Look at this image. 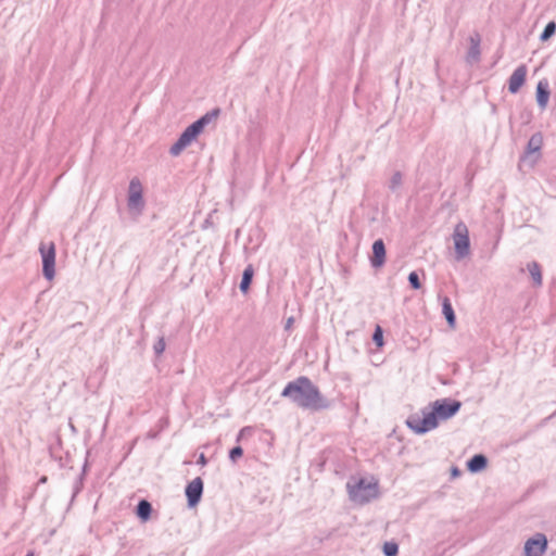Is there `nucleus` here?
Here are the masks:
<instances>
[{
  "instance_id": "obj_1",
  "label": "nucleus",
  "mask_w": 556,
  "mask_h": 556,
  "mask_svg": "<svg viewBox=\"0 0 556 556\" xmlns=\"http://www.w3.org/2000/svg\"><path fill=\"white\" fill-rule=\"evenodd\" d=\"M281 396L289 399L303 409L320 410L329 407V402L323 396L319 389L305 376L287 383Z\"/></svg>"
},
{
  "instance_id": "obj_2",
  "label": "nucleus",
  "mask_w": 556,
  "mask_h": 556,
  "mask_svg": "<svg viewBox=\"0 0 556 556\" xmlns=\"http://www.w3.org/2000/svg\"><path fill=\"white\" fill-rule=\"evenodd\" d=\"M218 114V111L208 112L198 121L189 125L177 141L170 147L169 153L173 156H178L187 147H189L198 136L204 130L205 126L211 123Z\"/></svg>"
},
{
  "instance_id": "obj_3",
  "label": "nucleus",
  "mask_w": 556,
  "mask_h": 556,
  "mask_svg": "<svg viewBox=\"0 0 556 556\" xmlns=\"http://www.w3.org/2000/svg\"><path fill=\"white\" fill-rule=\"evenodd\" d=\"M351 501L357 504H365L378 496V484L359 479L354 484H346Z\"/></svg>"
},
{
  "instance_id": "obj_4",
  "label": "nucleus",
  "mask_w": 556,
  "mask_h": 556,
  "mask_svg": "<svg viewBox=\"0 0 556 556\" xmlns=\"http://www.w3.org/2000/svg\"><path fill=\"white\" fill-rule=\"evenodd\" d=\"M453 242L457 260H463L470 253L469 230L465 223L456 224L453 231Z\"/></svg>"
},
{
  "instance_id": "obj_5",
  "label": "nucleus",
  "mask_w": 556,
  "mask_h": 556,
  "mask_svg": "<svg viewBox=\"0 0 556 556\" xmlns=\"http://www.w3.org/2000/svg\"><path fill=\"white\" fill-rule=\"evenodd\" d=\"M406 425L418 434L426 433L438 427V421L433 414L422 410V416L412 415L407 418Z\"/></svg>"
},
{
  "instance_id": "obj_6",
  "label": "nucleus",
  "mask_w": 556,
  "mask_h": 556,
  "mask_svg": "<svg viewBox=\"0 0 556 556\" xmlns=\"http://www.w3.org/2000/svg\"><path fill=\"white\" fill-rule=\"evenodd\" d=\"M39 252L42 258V274L46 279L52 280L55 276V245L52 241L41 242Z\"/></svg>"
},
{
  "instance_id": "obj_7",
  "label": "nucleus",
  "mask_w": 556,
  "mask_h": 556,
  "mask_svg": "<svg viewBox=\"0 0 556 556\" xmlns=\"http://www.w3.org/2000/svg\"><path fill=\"white\" fill-rule=\"evenodd\" d=\"M462 403L455 400H437L432 404V409L429 410L435 417L437 421L439 419L446 420L453 417L459 409Z\"/></svg>"
},
{
  "instance_id": "obj_8",
  "label": "nucleus",
  "mask_w": 556,
  "mask_h": 556,
  "mask_svg": "<svg viewBox=\"0 0 556 556\" xmlns=\"http://www.w3.org/2000/svg\"><path fill=\"white\" fill-rule=\"evenodd\" d=\"M547 549V539L543 533H535L525 542L523 556H543Z\"/></svg>"
},
{
  "instance_id": "obj_9",
  "label": "nucleus",
  "mask_w": 556,
  "mask_h": 556,
  "mask_svg": "<svg viewBox=\"0 0 556 556\" xmlns=\"http://www.w3.org/2000/svg\"><path fill=\"white\" fill-rule=\"evenodd\" d=\"M144 202L142 198V186L138 178H132L129 182L128 188V207L129 210H136L140 213L143 208Z\"/></svg>"
},
{
  "instance_id": "obj_10",
  "label": "nucleus",
  "mask_w": 556,
  "mask_h": 556,
  "mask_svg": "<svg viewBox=\"0 0 556 556\" xmlns=\"http://www.w3.org/2000/svg\"><path fill=\"white\" fill-rule=\"evenodd\" d=\"M543 146V136L541 132L533 134L526 147L525 155L522 161H530V165H533L540 156V151Z\"/></svg>"
},
{
  "instance_id": "obj_11",
  "label": "nucleus",
  "mask_w": 556,
  "mask_h": 556,
  "mask_svg": "<svg viewBox=\"0 0 556 556\" xmlns=\"http://www.w3.org/2000/svg\"><path fill=\"white\" fill-rule=\"evenodd\" d=\"M202 493L203 481L200 477H197L186 486V496L188 500V505L190 507L195 506L200 502Z\"/></svg>"
},
{
  "instance_id": "obj_12",
  "label": "nucleus",
  "mask_w": 556,
  "mask_h": 556,
  "mask_svg": "<svg viewBox=\"0 0 556 556\" xmlns=\"http://www.w3.org/2000/svg\"><path fill=\"white\" fill-rule=\"evenodd\" d=\"M527 67L526 65L518 66L508 79V90L510 93H517L526 81Z\"/></svg>"
},
{
  "instance_id": "obj_13",
  "label": "nucleus",
  "mask_w": 556,
  "mask_h": 556,
  "mask_svg": "<svg viewBox=\"0 0 556 556\" xmlns=\"http://www.w3.org/2000/svg\"><path fill=\"white\" fill-rule=\"evenodd\" d=\"M386 262V245L382 239H378L372 244V255L370 257L371 266L381 267Z\"/></svg>"
},
{
  "instance_id": "obj_14",
  "label": "nucleus",
  "mask_w": 556,
  "mask_h": 556,
  "mask_svg": "<svg viewBox=\"0 0 556 556\" xmlns=\"http://www.w3.org/2000/svg\"><path fill=\"white\" fill-rule=\"evenodd\" d=\"M549 99L548 83L546 80H540L536 86V102L538 105L544 110Z\"/></svg>"
},
{
  "instance_id": "obj_15",
  "label": "nucleus",
  "mask_w": 556,
  "mask_h": 556,
  "mask_svg": "<svg viewBox=\"0 0 556 556\" xmlns=\"http://www.w3.org/2000/svg\"><path fill=\"white\" fill-rule=\"evenodd\" d=\"M480 59V37L479 35L470 37V48L467 53V61L470 63L478 62Z\"/></svg>"
},
{
  "instance_id": "obj_16",
  "label": "nucleus",
  "mask_w": 556,
  "mask_h": 556,
  "mask_svg": "<svg viewBox=\"0 0 556 556\" xmlns=\"http://www.w3.org/2000/svg\"><path fill=\"white\" fill-rule=\"evenodd\" d=\"M488 465V459L482 454H476L467 463V468L470 472H479Z\"/></svg>"
},
{
  "instance_id": "obj_17",
  "label": "nucleus",
  "mask_w": 556,
  "mask_h": 556,
  "mask_svg": "<svg viewBox=\"0 0 556 556\" xmlns=\"http://www.w3.org/2000/svg\"><path fill=\"white\" fill-rule=\"evenodd\" d=\"M137 516L143 520L147 521L152 513V505L147 500H141L136 508Z\"/></svg>"
},
{
  "instance_id": "obj_18",
  "label": "nucleus",
  "mask_w": 556,
  "mask_h": 556,
  "mask_svg": "<svg viewBox=\"0 0 556 556\" xmlns=\"http://www.w3.org/2000/svg\"><path fill=\"white\" fill-rule=\"evenodd\" d=\"M442 313L451 327L455 326V314L448 298H444L442 301Z\"/></svg>"
},
{
  "instance_id": "obj_19",
  "label": "nucleus",
  "mask_w": 556,
  "mask_h": 556,
  "mask_svg": "<svg viewBox=\"0 0 556 556\" xmlns=\"http://www.w3.org/2000/svg\"><path fill=\"white\" fill-rule=\"evenodd\" d=\"M527 269L534 282L535 286H541L542 285V271H541V266L539 265L538 262H530L528 263L527 265Z\"/></svg>"
},
{
  "instance_id": "obj_20",
  "label": "nucleus",
  "mask_w": 556,
  "mask_h": 556,
  "mask_svg": "<svg viewBox=\"0 0 556 556\" xmlns=\"http://www.w3.org/2000/svg\"><path fill=\"white\" fill-rule=\"evenodd\" d=\"M253 274H254L253 267H252V265H249L244 269V271L242 274V279H241V282H240V290L243 293H245L249 290L251 281H252V278H253Z\"/></svg>"
},
{
  "instance_id": "obj_21",
  "label": "nucleus",
  "mask_w": 556,
  "mask_h": 556,
  "mask_svg": "<svg viewBox=\"0 0 556 556\" xmlns=\"http://www.w3.org/2000/svg\"><path fill=\"white\" fill-rule=\"evenodd\" d=\"M402 174L400 172H395L389 181V189L393 192L396 191L402 186Z\"/></svg>"
},
{
  "instance_id": "obj_22",
  "label": "nucleus",
  "mask_w": 556,
  "mask_h": 556,
  "mask_svg": "<svg viewBox=\"0 0 556 556\" xmlns=\"http://www.w3.org/2000/svg\"><path fill=\"white\" fill-rule=\"evenodd\" d=\"M555 31H556V24H555V22H549L545 26L543 33L540 36L541 40L545 41V40L549 39L555 34Z\"/></svg>"
},
{
  "instance_id": "obj_23",
  "label": "nucleus",
  "mask_w": 556,
  "mask_h": 556,
  "mask_svg": "<svg viewBox=\"0 0 556 556\" xmlns=\"http://www.w3.org/2000/svg\"><path fill=\"white\" fill-rule=\"evenodd\" d=\"M399 547L395 543H384L383 553L386 556H396Z\"/></svg>"
},
{
  "instance_id": "obj_24",
  "label": "nucleus",
  "mask_w": 556,
  "mask_h": 556,
  "mask_svg": "<svg viewBox=\"0 0 556 556\" xmlns=\"http://www.w3.org/2000/svg\"><path fill=\"white\" fill-rule=\"evenodd\" d=\"M408 281L410 283V287L415 290H418L420 289L421 287V283H420V280H419V276L416 271H412L409 275H408Z\"/></svg>"
},
{
  "instance_id": "obj_25",
  "label": "nucleus",
  "mask_w": 556,
  "mask_h": 556,
  "mask_svg": "<svg viewBox=\"0 0 556 556\" xmlns=\"http://www.w3.org/2000/svg\"><path fill=\"white\" fill-rule=\"evenodd\" d=\"M372 340L378 346H381L383 344V334L380 326L376 327L375 332L372 334Z\"/></svg>"
},
{
  "instance_id": "obj_26",
  "label": "nucleus",
  "mask_w": 556,
  "mask_h": 556,
  "mask_svg": "<svg viewBox=\"0 0 556 556\" xmlns=\"http://www.w3.org/2000/svg\"><path fill=\"white\" fill-rule=\"evenodd\" d=\"M165 340L163 337L159 338V340L155 342L154 346H153V350L155 352L156 355H161L164 350H165Z\"/></svg>"
},
{
  "instance_id": "obj_27",
  "label": "nucleus",
  "mask_w": 556,
  "mask_h": 556,
  "mask_svg": "<svg viewBox=\"0 0 556 556\" xmlns=\"http://www.w3.org/2000/svg\"><path fill=\"white\" fill-rule=\"evenodd\" d=\"M242 454H243L242 447L241 446H235L229 452V458L232 462H236L238 458H240L242 456Z\"/></svg>"
},
{
  "instance_id": "obj_28",
  "label": "nucleus",
  "mask_w": 556,
  "mask_h": 556,
  "mask_svg": "<svg viewBox=\"0 0 556 556\" xmlns=\"http://www.w3.org/2000/svg\"><path fill=\"white\" fill-rule=\"evenodd\" d=\"M293 323H294V318H293V317H289V318L287 319V321H286L285 329H286V330L291 329V327H292Z\"/></svg>"
},
{
  "instance_id": "obj_29",
  "label": "nucleus",
  "mask_w": 556,
  "mask_h": 556,
  "mask_svg": "<svg viewBox=\"0 0 556 556\" xmlns=\"http://www.w3.org/2000/svg\"><path fill=\"white\" fill-rule=\"evenodd\" d=\"M198 464H200V465H202V466H204V465H206V464H207V459H206V457H205V455H204L203 453H202V454H200V456H199V458H198Z\"/></svg>"
},
{
  "instance_id": "obj_30",
  "label": "nucleus",
  "mask_w": 556,
  "mask_h": 556,
  "mask_svg": "<svg viewBox=\"0 0 556 556\" xmlns=\"http://www.w3.org/2000/svg\"><path fill=\"white\" fill-rule=\"evenodd\" d=\"M460 475V470L457 467H453L452 469V476L458 477Z\"/></svg>"
},
{
  "instance_id": "obj_31",
  "label": "nucleus",
  "mask_w": 556,
  "mask_h": 556,
  "mask_svg": "<svg viewBox=\"0 0 556 556\" xmlns=\"http://www.w3.org/2000/svg\"><path fill=\"white\" fill-rule=\"evenodd\" d=\"M248 430V428H243L241 429L240 433H239V437H238V440H240V438L245 434V431Z\"/></svg>"
},
{
  "instance_id": "obj_32",
  "label": "nucleus",
  "mask_w": 556,
  "mask_h": 556,
  "mask_svg": "<svg viewBox=\"0 0 556 556\" xmlns=\"http://www.w3.org/2000/svg\"><path fill=\"white\" fill-rule=\"evenodd\" d=\"M40 481H41V482H46V481H47V477H42V478L40 479Z\"/></svg>"
},
{
  "instance_id": "obj_33",
  "label": "nucleus",
  "mask_w": 556,
  "mask_h": 556,
  "mask_svg": "<svg viewBox=\"0 0 556 556\" xmlns=\"http://www.w3.org/2000/svg\"><path fill=\"white\" fill-rule=\"evenodd\" d=\"M26 556H34V554L33 553H28Z\"/></svg>"
}]
</instances>
